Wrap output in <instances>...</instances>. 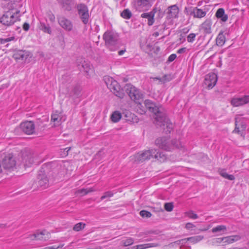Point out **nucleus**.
<instances>
[{"label":"nucleus","mask_w":249,"mask_h":249,"mask_svg":"<svg viewBox=\"0 0 249 249\" xmlns=\"http://www.w3.org/2000/svg\"><path fill=\"white\" fill-rule=\"evenodd\" d=\"M144 104L150 111L155 114V124L157 127H161L166 133H170L173 129V124L166 117L163 107L161 106L156 105L148 99L145 100Z\"/></svg>","instance_id":"nucleus-1"},{"label":"nucleus","mask_w":249,"mask_h":249,"mask_svg":"<svg viewBox=\"0 0 249 249\" xmlns=\"http://www.w3.org/2000/svg\"><path fill=\"white\" fill-rule=\"evenodd\" d=\"M153 158L160 162L165 161L168 158L164 152H160L159 150L155 149L145 150L142 153H138L135 156L136 160L141 162Z\"/></svg>","instance_id":"nucleus-2"},{"label":"nucleus","mask_w":249,"mask_h":249,"mask_svg":"<svg viewBox=\"0 0 249 249\" xmlns=\"http://www.w3.org/2000/svg\"><path fill=\"white\" fill-rule=\"evenodd\" d=\"M155 144L166 151H171L175 148H179L181 147V143L178 140L170 141L166 137L157 138L155 140Z\"/></svg>","instance_id":"nucleus-3"},{"label":"nucleus","mask_w":249,"mask_h":249,"mask_svg":"<svg viewBox=\"0 0 249 249\" xmlns=\"http://www.w3.org/2000/svg\"><path fill=\"white\" fill-rule=\"evenodd\" d=\"M19 12V10L14 12L11 10L4 12L0 18V23L5 27L12 26L16 22L20 20V16L18 15Z\"/></svg>","instance_id":"nucleus-4"},{"label":"nucleus","mask_w":249,"mask_h":249,"mask_svg":"<svg viewBox=\"0 0 249 249\" xmlns=\"http://www.w3.org/2000/svg\"><path fill=\"white\" fill-rule=\"evenodd\" d=\"M105 45L111 51H114L119 48V36L111 31H106L103 35Z\"/></svg>","instance_id":"nucleus-5"},{"label":"nucleus","mask_w":249,"mask_h":249,"mask_svg":"<svg viewBox=\"0 0 249 249\" xmlns=\"http://www.w3.org/2000/svg\"><path fill=\"white\" fill-rule=\"evenodd\" d=\"M4 171L11 172L17 168L15 158L11 153H3L0 157Z\"/></svg>","instance_id":"nucleus-6"},{"label":"nucleus","mask_w":249,"mask_h":249,"mask_svg":"<svg viewBox=\"0 0 249 249\" xmlns=\"http://www.w3.org/2000/svg\"><path fill=\"white\" fill-rule=\"evenodd\" d=\"M107 88L112 92L116 96L122 99L124 96V89L120 88L118 83L112 77H107L105 78Z\"/></svg>","instance_id":"nucleus-7"},{"label":"nucleus","mask_w":249,"mask_h":249,"mask_svg":"<svg viewBox=\"0 0 249 249\" xmlns=\"http://www.w3.org/2000/svg\"><path fill=\"white\" fill-rule=\"evenodd\" d=\"M124 90L131 99L134 101L139 100L142 97V94L140 91L131 84H126L124 87Z\"/></svg>","instance_id":"nucleus-8"},{"label":"nucleus","mask_w":249,"mask_h":249,"mask_svg":"<svg viewBox=\"0 0 249 249\" xmlns=\"http://www.w3.org/2000/svg\"><path fill=\"white\" fill-rule=\"evenodd\" d=\"M78 16L82 22L85 25L87 24L89 22V9L86 5L83 3L77 4L76 6Z\"/></svg>","instance_id":"nucleus-9"},{"label":"nucleus","mask_w":249,"mask_h":249,"mask_svg":"<svg viewBox=\"0 0 249 249\" xmlns=\"http://www.w3.org/2000/svg\"><path fill=\"white\" fill-rule=\"evenodd\" d=\"M152 6V0H134L133 7L139 12L145 11Z\"/></svg>","instance_id":"nucleus-10"},{"label":"nucleus","mask_w":249,"mask_h":249,"mask_svg":"<svg viewBox=\"0 0 249 249\" xmlns=\"http://www.w3.org/2000/svg\"><path fill=\"white\" fill-rule=\"evenodd\" d=\"M37 155L32 151L29 150L22 154V160L25 167L30 166L35 162Z\"/></svg>","instance_id":"nucleus-11"},{"label":"nucleus","mask_w":249,"mask_h":249,"mask_svg":"<svg viewBox=\"0 0 249 249\" xmlns=\"http://www.w3.org/2000/svg\"><path fill=\"white\" fill-rule=\"evenodd\" d=\"M20 128L25 134L31 135L35 132V126L33 121H25L20 124Z\"/></svg>","instance_id":"nucleus-12"},{"label":"nucleus","mask_w":249,"mask_h":249,"mask_svg":"<svg viewBox=\"0 0 249 249\" xmlns=\"http://www.w3.org/2000/svg\"><path fill=\"white\" fill-rule=\"evenodd\" d=\"M31 57L32 54L30 52L23 50H15L13 55V57L17 61H26L28 58Z\"/></svg>","instance_id":"nucleus-13"},{"label":"nucleus","mask_w":249,"mask_h":249,"mask_svg":"<svg viewBox=\"0 0 249 249\" xmlns=\"http://www.w3.org/2000/svg\"><path fill=\"white\" fill-rule=\"evenodd\" d=\"M58 22L60 26L65 30L70 32L73 29V24L71 20L63 16L57 17Z\"/></svg>","instance_id":"nucleus-14"},{"label":"nucleus","mask_w":249,"mask_h":249,"mask_svg":"<svg viewBox=\"0 0 249 249\" xmlns=\"http://www.w3.org/2000/svg\"><path fill=\"white\" fill-rule=\"evenodd\" d=\"M78 69L85 72L87 75H90L93 73V68L89 61L83 60L80 64H78Z\"/></svg>","instance_id":"nucleus-15"},{"label":"nucleus","mask_w":249,"mask_h":249,"mask_svg":"<svg viewBox=\"0 0 249 249\" xmlns=\"http://www.w3.org/2000/svg\"><path fill=\"white\" fill-rule=\"evenodd\" d=\"M178 7L177 5L175 4L169 6L165 11L167 18L171 19L177 18L178 17Z\"/></svg>","instance_id":"nucleus-16"},{"label":"nucleus","mask_w":249,"mask_h":249,"mask_svg":"<svg viewBox=\"0 0 249 249\" xmlns=\"http://www.w3.org/2000/svg\"><path fill=\"white\" fill-rule=\"evenodd\" d=\"M217 81V75L214 73H211L206 76L205 83L209 88L212 89L215 85Z\"/></svg>","instance_id":"nucleus-17"},{"label":"nucleus","mask_w":249,"mask_h":249,"mask_svg":"<svg viewBox=\"0 0 249 249\" xmlns=\"http://www.w3.org/2000/svg\"><path fill=\"white\" fill-rule=\"evenodd\" d=\"M38 184L40 187L46 188L48 185V179L44 171L42 169L38 172L37 176Z\"/></svg>","instance_id":"nucleus-18"},{"label":"nucleus","mask_w":249,"mask_h":249,"mask_svg":"<svg viewBox=\"0 0 249 249\" xmlns=\"http://www.w3.org/2000/svg\"><path fill=\"white\" fill-rule=\"evenodd\" d=\"M122 117L127 122L135 123H138L139 119L134 113L129 110H125L122 113Z\"/></svg>","instance_id":"nucleus-19"},{"label":"nucleus","mask_w":249,"mask_h":249,"mask_svg":"<svg viewBox=\"0 0 249 249\" xmlns=\"http://www.w3.org/2000/svg\"><path fill=\"white\" fill-rule=\"evenodd\" d=\"M58 2L65 11H70L74 3L75 0H57Z\"/></svg>","instance_id":"nucleus-20"},{"label":"nucleus","mask_w":249,"mask_h":249,"mask_svg":"<svg viewBox=\"0 0 249 249\" xmlns=\"http://www.w3.org/2000/svg\"><path fill=\"white\" fill-rule=\"evenodd\" d=\"M207 11L205 10L199 9L197 7H194L190 12V15L194 18H201L204 17Z\"/></svg>","instance_id":"nucleus-21"},{"label":"nucleus","mask_w":249,"mask_h":249,"mask_svg":"<svg viewBox=\"0 0 249 249\" xmlns=\"http://www.w3.org/2000/svg\"><path fill=\"white\" fill-rule=\"evenodd\" d=\"M240 239L241 237L239 235H236L229 236L223 238H219L217 239V241L218 243H220L221 241H223L224 243L230 244L238 241Z\"/></svg>","instance_id":"nucleus-22"},{"label":"nucleus","mask_w":249,"mask_h":249,"mask_svg":"<svg viewBox=\"0 0 249 249\" xmlns=\"http://www.w3.org/2000/svg\"><path fill=\"white\" fill-rule=\"evenodd\" d=\"M212 22L211 19H206L201 25V30L205 34H210L212 33L211 26Z\"/></svg>","instance_id":"nucleus-23"},{"label":"nucleus","mask_w":249,"mask_h":249,"mask_svg":"<svg viewBox=\"0 0 249 249\" xmlns=\"http://www.w3.org/2000/svg\"><path fill=\"white\" fill-rule=\"evenodd\" d=\"M215 17L220 19L223 22H226L228 18V16L225 13V10L223 8H220L217 9Z\"/></svg>","instance_id":"nucleus-24"},{"label":"nucleus","mask_w":249,"mask_h":249,"mask_svg":"<svg viewBox=\"0 0 249 249\" xmlns=\"http://www.w3.org/2000/svg\"><path fill=\"white\" fill-rule=\"evenodd\" d=\"M141 17L148 19L147 24L149 26H151L153 24L154 22V13L152 11L149 13H143L141 15Z\"/></svg>","instance_id":"nucleus-25"},{"label":"nucleus","mask_w":249,"mask_h":249,"mask_svg":"<svg viewBox=\"0 0 249 249\" xmlns=\"http://www.w3.org/2000/svg\"><path fill=\"white\" fill-rule=\"evenodd\" d=\"M226 38L223 35V32H220L216 38V43L217 45L219 46H222L224 44Z\"/></svg>","instance_id":"nucleus-26"},{"label":"nucleus","mask_w":249,"mask_h":249,"mask_svg":"<svg viewBox=\"0 0 249 249\" xmlns=\"http://www.w3.org/2000/svg\"><path fill=\"white\" fill-rule=\"evenodd\" d=\"M231 104L234 107H239L245 105L242 97L233 98L231 100Z\"/></svg>","instance_id":"nucleus-27"},{"label":"nucleus","mask_w":249,"mask_h":249,"mask_svg":"<svg viewBox=\"0 0 249 249\" xmlns=\"http://www.w3.org/2000/svg\"><path fill=\"white\" fill-rule=\"evenodd\" d=\"M39 28L44 33H46L49 34H51L52 33L50 26L48 24H46L45 23L40 22Z\"/></svg>","instance_id":"nucleus-28"},{"label":"nucleus","mask_w":249,"mask_h":249,"mask_svg":"<svg viewBox=\"0 0 249 249\" xmlns=\"http://www.w3.org/2000/svg\"><path fill=\"white\" fill-rule=\"evenodd\" d=\"M122 114L118 111H115L111 116V120L114 123L118 122L122 118Z\"/></svg>","instance_id":"nucleus-29"},{"label":"nucleus","mask_w":249,"mask_h":249,"mask_svg":"<svg viewBox=\"0 0 249 249\" xmlns=\"http://www.w3.org/2000/svg\"><path fill=\"white\" fill-rule=\"evenodd\" d=\"M203 235H197L187 238V240L192 244H196L203 240Z\"/></svg>","instance_id":"nucleus-30"},{"label":"nucleus","mask_w":249,"mask_h":249,"mask_svg":"<svg viewBox=\"0 0 249 249\" xmlns=\"http://www.w3.org/2000/svg\"><path fill=\"white\" fill-rule=\"evenodd\" d=\"M227 231V228L224 225H219L213 228L212 229V231L213 233H216V232H222L223 233H224Z\"/></svg>","instance_id":"nucleus-31"},{"label":"nucleus","mask_w":249,"mask_h":249,"mask_svg":"<svg viewBox=\"0 0 249 249\" xmlns=\"http://www.w3.org/2000/svg\"><path fill=\"white\" fill-rule=\"evenodd\" d=\"M159 245L157 243H148L142 245H139L137 246V249H145L148 248L156 247L159 246Z\"/></svg>","instance_id":"nucleus-32"},{"label":"nucleus","mask_w":249,"mask_h":249,"mask_svg":"<svg viewBox=\"0 0 249 249\" xmlns=\"http://www.w3.org/2000/svg\"><path fill=\"white\" fill-rule=\"evenodd\" d=\"M95 190L93 188H83L81 189H79L76 192L77 194H82V196L88 194L89 193L95 191Z\"/></svg>","instance_id":"nucleus-33"},{"label":"nucleus","mask_w":249,"mask_h":249,"mask_svg":"<svg viewBox=\"0 0 249 249\" xmlns=\"http://www.w3.org/2000/svg\"><path fill=\"white\" fill-rule=\"evenodd\" d=\"M220 175L225 178L228 179L230 180H233L235 177L232 175H229L225 170H222L220 171Z\"/></svg>","instance_id":"nucleus-34"},{"label":"nucleus","mask_w":249,"mask_h":249,"mask_svg":"<svg viewBox=\"0 0 249 249\" xmlns=\"http://www.w3.org/2000/svg\"><path fill=\"white\" fill-rule=\"evenodd\" d=\"M121 16L124 18L129 19L132 17V13L129 9H126L123 11L121 13Z\"/></svg>","instance_id":"nucleus-35"},{"label":"nucleus","mask_w":249,"mask_h":249,"mask_svg":"<svg viewBox=\"0 0 249 249\" xmlns=\"http://www.w3.org/2000/svg\"><path fill=\"white\" fill-rule=\"evenodd\" d=\"M62 118L60 115L57 114H53L52 115V121L55 123L56 125H59L60 123L61 122Z\"/></svg>","instance_id":"nucleus-36"},{"label":"nucleus","mask_w":249,"mask_h":249,"mask_svg":"<svg viewBox=\"0 0 249 249\" xmlns=\"http://www.w3.org/2000/svg\"><path fill=\"white\" fill-rule=\"evenodd\" d=\"M85 226V224H83L82 222H80V223H77L76 224H75L74 226V227L73 228V230L75 231H80V230H81L82 229H84Z\"/></svg>","instance_id":"nucleus-37"},{"label":"nucleus","mask_w":249,"mask_h":249,"mask_svg":"<svg viewBox=\"0 0 249 249\" xmlns=\"http://www.w3.org/2000/svg\"><path fill=\"white\" fill-rule=\"evenodd\" d=\"M122 242L124 246L126 247L132 245L134 243V239L132 238L129 237L125 240H122Z\"/></svg>","instance_id":"nucleus-38"},{"label":"nucleus","mask_w":249,"mask_h":249,"mask_svg":"<svg viewBox=\"0 0 249 249\" xmlns=\"http://www.w3.org/2000/svg\"><path fill=\"white\" fill-rule=\"evenodd\" d=\"M140 215L142 217L149 218L151 216L152 214L150 212L142 210L140 212Z\"/></svg>","instance_id":"nucleus-39"},{"label":"nucleus","mask_w":249,"mask_h":249,"mask_svg":"<svg viewBox=\"0 0 249 249\" xmlns=\"http://www.w3.org/2000/svg\"><path fill=\"white\" fill-rule=\"evenodd\" d=\"M174 205L173 203H165L164 209L167 212H171L173 209Z\"/></svg>","instance_id":"nucleus-40"},{"label":"nucleus","mask_w":249,"mask_h":249,"mask_svg":"<svg viewBox=\"0 0 249 249\" xmlns=\"http://www.w3.org/2000/svg\"><path fill=\"white\" fill-rule=\"evenodd\" d=\"M47 232L46 231H42L39 233H37L34 234L35 238L38 240H42L43 235H44L45 233Z\"/></svg>","instance_id":"nucleus-41"},{"label":"nucleus","mask_w":249,"mask_h":249,"mask_svg":"<svg viewBox=\"0 0 249 249\" xmlns=\"http://www.w3.org/2000/svg\"><path fill=\"white\" fill-rule=\"evenodd\" d=\"M187 215L189 218L193 219H196L198 218V215L196 213H195L192 211L188 212L187 213Z\"/></svg>","instance_id":"nucleus-42"},{"label":"nucleus","mask_w":249,"mask_h":249,"mask_svg":"<svg viewBox=\"0 0 249 249\" xmlns=\"http://www.w3.org/2000/svg\"><path fill=\"white\" fill-rule=\"evenodd\" d=\"M196 34L194 33L190 34L187 37V40L188 42H193L195 39Z\"/></svg>","instance_id":"nucleus-43"},{"label":"nucleus","mask_w":249,"mask_h":249,"mask_svg":"<svg viewBox=\"0 0 249 249\" xmlns=\"http://www.w3.org/2000/svg\"><path fill=\"white\" fill-rule=\"evenodd\" d=\"M113 196V193L111 192H107L105 193L104 195H103L101 199L102 200H103L104 199L108 197H111Z\"/></svg>","instance_id":"nucleus-44"},{"label":"nucleus","mask_w":249,"mask_h":249,"mask_svg":"<svg viewBox=\"0 0 249 249\" xmlns=\"http://www.w3.org/2000/svg\"><path fill=\"white\" fill-rule=\"evenodd\" d=\"M177 57V55L175 53L171 54L167 60V63H170L173 61Z\"/></svg>","instance_id":"nucleus-45"},{"label":"nucleus","mask_w":249,"mask_h":249,"mask_svg":"<svg viewBox=\"0 0 249 249\" xmlns=\"http://www.w3.org/2000/svg\"><path fill=\"white\" fill-rule=\"evenodd\" d=\"M238 117H236L235 118V128L234 129V130H233V132H235V133H238V134L240 133V130H239V127L237 126V122H238Z\"/></svg>","instance_id":"nucleus-46"},{"label":"nucleus","mask_w":249,"mask_h":249,"mask_svg":"<svg viewBox=\"0 0 249 249\" xmlns=\"http://www.w3.org/2000/svg\"><path fill=\"white\" fill-rule=\"evenodd\" d=\"M244 101V103L245 104H248L249 103V95H245L242 97Z\"/></svg>","instance_id":"nucleus-47"},{"label":"nucleus","mask_w":249,"mask_h":249,"mask_svg":"<svg viewBox=\"0 0 249 249\" xmlns=\"http://www.w3.org/2000/svg\"><path fill=\"white\" fill-rule=\"evenodd\" d=\"M29 28H30V25L28 23L25 22L23 24V29L25 31H28L29 29Z\"/></svg>","instance_id":"nucleus-48"},{"label":"nucleus","mask_w":249,"mask_h":249,"mask_svg":"<svg viewBox=\"0 0 249 249\" xmlns=\"http://www.w3.org/2000/svg\"><path fill=\"white\" fill-rule=\"evenodd\" d=\"M71 149V147H67L65 149H63L64 155L67 156L68 155V152Z\"/></svg>","instance_id":"nucleus-49"},{"label":"nucleus","mask_w":249,"mask_h":249,"mask_svg":"<svg viewBox=\"0 0 249 249\" xmlns=\"http://www.w3.org/2000/svg\"><path fill=\"white\" fill-rule=\"evenodd\" d=\"M194 227L195 226L191 223H187L185 226L186 228L188 230L191 229Z\"/></svg>","instance_id":"nucleus-50"},{"label":"nucleus","mask_w":249,"mask_h":249,"mask_svg":"<svg viewBox=\"0 0 249 249\" xmlns=\"http://www.w3.org/2000/svg\"><path fill=\"white\" fill-rule=\"evenodd\" d=\"M186 48H181L179 49H178L177 51V53H182L186 52Z\"/></svg>","instance_id":"nucleus-51"},{"label":"nucleus","mask_w":249,"mask_h":249,"mask_svg":"<svg viewBox=\"0 0 249 249\" xmlns=\"http://www.w3.org/2000/svg\"><path fill=\"white\" fill-rule=\"evenodd\" d=\"M49 19L52 22H54L55 20V17L53 14H50L49 16Z\"/></svg>","instance_id":"nucleus-52"},{"label":"nucleus","mask_w":249,"mask_h":249,"mask_svg":"<svg viewBox=\"0 0 249 249\" xmlns=\"http://www.w3.org/2000/svg\"><path fill=\"white\" fill-rule=\"evenodd\" d=\"M184 241V240H177L175 242H174V243L175 244V245H181V243H182V242Z\"/></svg>","instance_id":"nucleus-53"},{"label":"nucleus","mask_w":249,"mask_h":249,"mask_svg":"<svg viewBox=\"0 0 249 249\" xmlns=\"http://www.w3.org/2000/svg\"><path fill=\"white\" fill-rule=\"evenodd\" d=\"M62 248V247H57L56 248H54L53 247H46L45 248H44V249H60V248Z\"/></svg>","instance_id":"nucleus-54"},{"label":"nucleus","mask_w":249,"mask_h":249,"mask_svg":"<svg viewBox=\"0 0 249 249\" xmlns=\"http://www.w3.org/2000/svg\"><path fill=\"white\" fill-rule=\"evenodd\" d=\"M5 39H6V42H9V41H11L12 40H14L15 39V37L14 36H12V37H10L6 38H5Z\"/></svg>","instance_id":"nucleus-55"},{"label":"nucleus","mask_w":249,"mask_h":249,"mask_svg":"<svg viewBox=\"0 0 249 249\" xmlns=\"http://www.w3.org/2000/svg\"><path fill=\"white\" fill-rule=\"evenodd\" d=\"M175 245V244L174 243V242H172V243H171L169 244V245H166V246H165V247H169V248H171L174 247Z\"/></svg>","instance_id":"nucleus-56"},{"label":"nucleus","mask_w":249,"mask_h":249,"mask_svg":"<svg viewBox=\"0 0 249 249\" xmlns=\"http://www.w3.org/2000/svg\"><path fill=\"white\" fill-rule=\"evenodd\" d=\"M5 43H6L5 38H0V44H4Z\"/></svg>","instance_id":"nucleus-57"},{"label":"nucleus","mask_w":249,"mask_h":249,"mask_svg":"<svg viewBox=\"0 0 249 249\" xmlns=\"http://www.w3.org/2000/svg\"><path fill=\"white\" fill-rule=\"evenodd\" d=\"M125 51H125V49L124 50H121V51L118 52V54L120 55H123Z\"/></svg>","instance_id":"nucleus-58"},{"label":"nucleus","mask_w":249,"mask_h":249,"mask_svg":"<svg viewBox=\"0 0 249 249\" xmlns=\"http://www.w3.org/2000/svg\"><path fill=\"white\" fill-rule=\"evenodd\" d=\"M181 240H184V241H183L182 242V243H181V245H183L184 244H185L187 241H188L187 240V238H184V239H182Z\"/></svg>","instance_id":"nucleus-59"},{"label":"nucleus","mask_w":249,"mask_h":249,"mask_svg":"<svg viewBox=\"0 0 249 249\" xmlns=\"http://www.w3.org/2000/svg\"><path fill=\"white\" fill-rule=\"evenodd\" d=\"M6 227V225L3 224H0V228H4Z\"/></svg>","instance_id":"nucleus-60"},{"label":"nucleus","mask_w":249,"mask_h":249,"mask_svg":"<svg viewBox=\"0 0 249 249\" xmlns=\"http://www.w3.org/2000/svg\"><path fill=\"white\" fill-rule=\"evenodd\" d=\"M159 34L158 32H155L154 34V36H159Z\"/></svg>","instance_id":"nucleus-61"},{"label":"nucleus","mask_w":249,"mask_h":249,"mask_svg":"<svg viewBox=\"0 0 249 249\" xmlns=\"http://www.w3.org/2000/svg\"><path fill=\"white\" fill-rule=\"evenodd\" d=\"M242 128L243 130H244L246 128L245 124H242Z\"/></svg>","instance_id":"nucleus-62"},{"label":"nucleus","mask_w":249,"mask_h":249,"mask_svg":"<svg viewBox=\"0 0 249 249\" xmlns=\"http://www.w3.org/2000/svg\"><path fill=\"white\" fill-rule=\"evenodd\" d=\"M201 3H202V2H201V1H199V2H198V6H200V5H201Z\"/></svg>","instance_id":"nucleus-63"},{"label":"nucleus","mask_w":249,"mask_h":249,"mask_svg":"<svg viewBox=\"0 0 249 249\" xmlns=\"http://www.w3.org/2000/svg\"><path fill=\"white\" fill-rule=\"evenodd\" d=\"M239 249H248L247 248H239Z\"/></svg>","instance_id":"nucleus-64"}]
</instances>
